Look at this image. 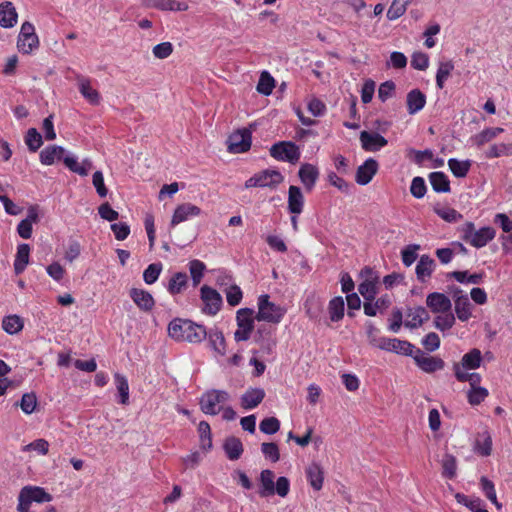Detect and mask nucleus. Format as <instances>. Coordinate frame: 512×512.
I'll list each match as a JSON object with an SVG mask.
<instances>
[{"label":"nucleus","instance_id":"25","mask_svg":"<svg viewBox=\"0 0 512 512\" xmlns=\"http://www.w3.org/2000/svg\"><path fill=\"white\" fill-rule=\"evenodd\" d=\"M429 319L428 312L422 306L409 308L406 313V320L404 325L408 328L414 329L422 326L424 321Z\"/></svg>","mask_w":512,"mask_h":512},{"label":"nucleus","instance_id":"47","mask_svg":"<svg viewBox=\"0 0 512 512\" xmlns=\"http://www.w3.org/2000/svg\"><path fill=\"white\" fill-rule=\"evenodd\" d=\"M454 70V64L451 60L440 62L437 73H436V86L439 89L444 88L445 81L451 75V72Z\"/></svg>","mask_w":512,"mask_h":512},{"label":"nucleus","instance_id":"46","mask_svg":"<svg viewBox=\"0 0 512 512\" xmlns=\"http://www.w3.org/2000/svg\"><path fill=\"white\" fill-rule=\"evenodd\" d=\"M448 167L455 177L463 178L468 174V172L470 170L471 161L470 160L460 161L456 158H450L448 160Z\"/></svg>","mask_w":512,"mask_h":512},{"label":"nucleus","instance_id":"51","mask_svg":"<svg viewBox=\"0 0 512 512\" xmlns=\"http://www.w3.org/2000/svg\"><path fill=\"white\" fill-rule=\"evenodd\" d=\"M364 301L375 300L377 294V279H366L358 286Z\"/></svg>","mask_w":512,"mask_h":512},{"label":"nucleus","instance_id":"36","mask_svg":"<svg viewBox=\"0 0 512 512\" xmlns=\"http://www.w3.org/2000/svg\"><path fill=\"white\" fill-rule=\"evenodd\" d=\"M306 476L311 485L315 490H320L323 486L324 472L320 464L313 462L306 468Z\"/></svg>","mask_w":512,"mask_h":512},{"label":"nucleus","instance_id":"12","mask_svg":"<svg viewBox=\"0 0 512 512\" xmlns=\"http://www.w3.org/2000/svg\"><path fill=\"white\" fill-rule=\"evenodd\" d=\"M417 366L426 373H433L437 370L444 368V361L435 356L425 355L420 349H416V354L413 356Z\"/></svg>","mask_w":512,"mask_h":512},{"label":"nucleus","instance_id":"44","mask_svg":"<svg viewBox=\"0 0 512 512\" xmlns=\"http://www.w3.org/2000/svg\"><path fill=\"white\" fill-rule=\"evenodd\" d=\"M188 276L186 273L177 272L175 273L168 284V291L171 295L181 293L187 287Z\"/></svg>","mask_w":512,"mask_h":512},{"label":"nucleus","instance_id":"3","mask_svg":"<svg viewBox=\"0 0 512 512\" xmlns=\"http://www.w3.org/2000/svg\"><path fill=\"white\" fill-rule=\"evenodd\" d=\"M257 306L258 312L255 314L257 321L279 324L286 314V309L271 302L268 294H262L258 297Z\"/></svg>","mask_w":512,"mask_h":512},{"label":"nucleus","instance_id":"1","mask_svg":"<svg viewBox=\"0 0 512 512\" xmlns=\"http://www.w3.org/2000/svg\"><path fill=\"white\" fill-rule=\"evenodd\" d=\"M168 334L177 341L200 343L207 338V331L203 325L191 320L176 318L168 325Z\"/></svg>","mask_w":512,"mask_h":512},{"label":"nucleus","instance_id":"22","mask_svg":"<svg viewBox=\"0 0 512 512\" xmlns=\"http://www.w3.org/2000/svg\"><path fill=\"white\" fill-rule=\"evenodd\" d=\"M391 303L392 301L388 294L382 295L375 300L364 301V313L367 316L374 317L376 316L377 312L383 313L386 309H388Z\"/></svg>","mask_w":512,"mask_h":512},{"label":"nucleus","instance_id":"7","mask_svg":"<svg viewBox=\"0 0 512 512\" xmlns=\"http://www.w3.org/2000/svg\"><path fill=\"white\" fill-rule=\"evenodd\" d=\"M270 156L282 162L295 164L301 157L299 147L292 141H280L273 144L269 150Z\"/></svg>","mask_w":512,"mask_h":512},{"label":"nucleus","instance_id":"55","mask_svg":"<svg viewBox=\"0 0 512 512\" xmlns=\"http://www.w3.org/2000/svg\"><path fill=\"white\" fill-rule=\"evenodd\" d=\"M480 485L485 496L498 508H501V504L497 500L494 483L487 477L482 476L480 478Z\"/></svg>","mask_w":512,"mask_h":512},{"label":"nucleus","instance_id":"54","mask_svg":"<svg viewBox=\"0 0 512 512\" xmlns=\"http://www.w3.org/2000/svg\"><path fill=\"white\" fill-rule=\"evenodd\" d=\"M24 139L31 152H36L43 144L42 136L36 128L28 129Z\"/></svg>","mask_w":512,"mask_h":512},{"label":"nucleus","instance_id":"60","mask_svg":"<svg viewBox=\"0 0 512 512\" xmlns=\"http://www.w3.org/2000/svg\"><path fill=\"white\" fill-rule=\"evenodd\" d=\"M162 271L161 263H152L143 272V280L146 284L151 285L155 283Z\"/></svg>","mask_w":512,"mask_h":512},{"label":"nucleus","instance_id":"33","mask_svg":"<svg viewBox=\"0 0 512 512\" xmlns=\"http://www.w3.org/2000/svg\"><path fill=\"white\" fill-rule=\"evenodd\" d=\"M65 166L72 172L80 176H87L89 171L93 168V163L90 159L85 158L81 163H78L76 158L66 156L63 159Z\"/></svg>","mask_w":512,"mask_h":512},{"label":"nucleus","instance_id":"8","mask_svg":"<svg viewBox=\"0 0 512 512\" xmlns=\"http://www.w3.org/2000/svg\"><path fill=\"white\" fill-rule=\"evenodd\" d=\"M284 180L283 175L278 170L266 169L254 174L252 177L246 180L245 188H276Z\"/></svg>","mask_w":512,"mask_h":512},{"label":"nucleus","instance_id":"18","mask_svg":"<svg viewBox=\"0 0 512 512\" xmlns=\"http://www.w3.org/2000/svg\"><path fill=\"white\" fill-rule=\"evenodd\" d=\"M201 209L191 203H183L178 205L171 219V226H176L181 222L188 220L190 217L199 216Z\"/></svg>","mask_w":512,"mask_h":512},{"label":"nucleus","instance_id":"11","mask_svg":"<svg viewBox=\"0 0 512 512\" xmlns=\"http://www.w3.org/2000/svg\"><path fill=\"white\" fill-rule=\"evenodd\" d=\"M251 141L252 136L249 130H238L228 137V151L234 154L247 152L251 147Z\"/></svg>","mask_w":512,"mask_h":512},{"label":"nucleus","instance_id":"17","mask_svg":"<svg viewBox=\"0 0 512 512\" xmlns=\"http://www.w3.org/2000/svg\"><path fill=\"white\" fill-rule=\"evenodd\" d=\"M298 176L307 192H311L319 178L318 168L310 163H304L300 166Z\"/></svg>","mask_w":512,"mask_h":512},{"label":"nucleus","instance_id":"63","mask_svg":"<svg viewBox=\"0 0 512 512\" xmlns=\"http://www.w3.org/2000/svg\"><path fill=\"white\" fill-rule=\"evenodd\" d=\"M205 264L200 260H192L189 263V271L193 280L194 286H197L203 277Z\"/></svg>","mask_w":512,"mask_h":512},{"label":"nucleus","instance_id":"15","mask_svg":"<svg viewBox=\"0 0 512 512\" xmlns=\"http://www.w3.org/2000/svg\"><path fill=\"white\" fill-rule=\"evenodd\" d=\"M129 296L135 305L143 312H150L155 306V300L152 294L144 289L131 288Z\"/></svg>","mask_w":512,"mask_h":512},{"label":"nucleus","instance_id":"56","mask_svg":"<svg viewBox=\"0 0 512 512\" xmlns=\"http://www.w3.org/2000/svg\"><path fill=\"white\" fill-rule=\"evenodd\" d=\"M439 315L434 319V326L440 331H446L453 327L455 324V316L449 312L438 313Z\"/></svg>","mask_w":512,"mask_h":512},{"label":"nucleus","instance_id":"4","mask_svg":"<svg viewBox=\"0 0 512 512\" xmlns=\"http://www.w3.org/2000/svg\"><path fill=\"white\" fill-rule=\"evenodd\" d=\"M462 239L475 248H482L492 241L496 236V230L493 227L486 226L475 230L473 222H466L462 229Z\"/></svg>","mask_w":512,"mask_h":512},{"label":"nucleus","instance_id":"57","mask_svg":"<svg viewBox=\"0 0 512 512\" xmlns=\"http://www.w3.org/2000/svg\"><path fill=\"white\" fill-rule=\"evenodd\" d=\"M115 384L117 387V391L119 393L120 399L119 402L121 404H126L129 399V384L125 376L116 373L115 376Z\"/></svg>","mask_w":512,"mask_h":512},{"label":"nucleus","instance_id":"23","mask_svg":"<svg viewBox=\"0 0 512 512\" xmlns=\"http://www.w3.org/2000/svg\"><path fill=\"white\" fill-rule=\"evenodd\" d=\"M18 19V13L15 6L10 1L0 4V26L3 28H12Z\"/></svg>","mask_w":512,"mask_h":512},{"label":"nucleus","instance_id":"48","mask_svg":"<svg viewBox=\"0 0 512 512\" xmlns=\"http://www.w3.org/2000/svg\"><path fill=\"white\" fill-rule=\"evenodd\" d=\"M200 448L209 451L212 448L211 428L206 421H201L198 425Z\"/></svg>","mask_w":512,"mask_h":512},{"label":"nucleus","instance_id":"39","mask_svg":"<svg viewBox=\"0 0 512 512\" xmlns=\"http://www.w3.org/2000/svg\"><path fill=\"white\" fill-rule=\"evenodd\" d=\"M474 450L481 456H489L492 451V438L488 431L478 433Z\"/></svg>","mask_w":512,"mask_h":512},{"label":"nucleus","instance_id":"14","mask_svg":"<svg viewBox=\"0 0 512 512\" xmlns=\"http://www.w3.org/2000/svg\"><path fill=\"white\" fill-rule=\"evenodd\" d=\"M359 138L362 148L368 152L379 151L388 143L387 139L377 132L362 131Z\"/></svg>","mask_w":512,"mask_h":512},{"label":"nucleus","instance_id":"10","mask_svg":"<svg viewBox=\"0 0 512 512\" xmlns=\"http://www.w3.org/2000/svg\"><path fill=\"white\" fill-rule=\"evenodd\" d=\"M200 298L204 305L202 311L205 314L214 316L220 311L223 299L216 289L203 285L200 289Z\"/></svg>","mask_w":512,"mask_h":512},{"label":"nucleus","instance_id":"16","mask_svg":"<svg viewBox=\"0 0 512 512\" xmlns=\"http://www.w3.org/2000/svg\"><path fill=\"white\" fill-rule=\"evenodd\" d=\"M426 305L433 313L449 312L452 307L448 296L440 292H433L427 295Z\"/></svg>","mask_w":512,"mask_h":512},{"label":"nucleus","instance_id":"40","mask_svg":"<svg viewBox=\"0 0 512 512\" xmlns=\"http://www.w3.org/2000/svg\"><path fill=\"white\" fill-rule=\"evenodd\" d=\"M504 131L503 128L494 127V128H486L482 130L480 133L471 137V141L477 147H481L484 144L495 139L499 134Z\"/></svg>","mask_w":512,"mask_h":512},{"label":"nucleus","instance_id":"52","mask_svg":"<svg viewBox=\"0 0 512 512\" xmlns=\"http://www.w3.org/2000/svg\"><path fill=\"white\" fill-rule=\"evenodd\" d=\"M486 158H498L501 156H512V143L493 144L485 152Z\"/></svg>","mask_w":512,"mask_h":512},{"label":"nucleus","instance_id":"59","mask_svg":"<svg viewBox=\"0 0 512 512\" xmlns=\"http://www.w3.org/2000/svg\"><path fill=\"white\" fill-rule=\"evenodd\" d=\"M442 475L448 479L456 476L457 463L456 458L451 454H446L442 460Z\"/></svg>","mask_w":512,"mask_h":512},{"label":"nucleus","instance_id":"28","mask_svg":"<svg viewBox=\"0 0 512 512\" xmlns=\"http://www.w3.org/2000/svg\"><path fill=\"white\" fill-rule=\"evenodd\" d=\"M435 261L428 255H422L416 265V276L420 282H426L435 269Z\"/></svg>","mask_w":512,"mask_h":512},{"label":"nucleus","instance_id":"49","mask_svg":"<svg viewBox=\"0 0 512 512\" xmlns=\"http://www.w3.org/2000/svg\"><path fill=\"white\" fill-rule=\"evenodd\" d=\"M453 370L458 381L469 382L470 388L480 387L479 384L481 382V376L479 373H468L466 371H461V367L458 366H453Z\"/></svg>","mask_w":512,"mask_h":512},{"label":"nucleus","instance_id":"6","mask_svg":"<svg viewBox=\"0 0 512 512\" xmlns=\"http://www.w3.org/2000/svg\"><path fill=\"white\" fill-rule=\"evenodd\" d=\"M254 313V310L251 308H241L236 312L237 330L234 332L236 342L250 339L254 330V321L256 320Z\"/></svg>","mask_w":512,"mask_h":512},{"label":"nucleus","instance_id":"45","mask_svg":"<svg viewBox=\"0 0 512 512\" xmlns=\"http://www.w3.org/2000/svg\"><path fill=\"white\" fill-rule=\"evenodd\" d=\"M415 350V346L406 340H400L397 338H391L390 345L388 348L389 352L402 354L406 356H412Z\"/></svg>","mask_w":512,"mask_h":512},{"label":"nucleus","instance_id":"37","mask_svg":"<svg viewBox=\"0 0 512 512\" xmlns=\"http://www.w3.org/2000/svg\"><path fill=\"white\" fill-rule=\"evenodd\" d=\"M30 246L28 244H20L17 247V253L14 260V271L17 275L21 274L29 263Z\"/></svg>","mask_w":512,"mask_h":512},{"label":"nucleus","instance_id":"2","mask_svg":"<svg viewBox=\"0 0 512 512\" xmlns=\"http://www.w3.org/2000/svg\"><path fill=\"white\" fill-rule=\"evenodd\" d=\"M200 407L206 415L222 414V416H236L230 405V396L223 390H210L200 398Z\"/></svg>","mask_w":512,"mask_h":512},{"label":"nucleus","instance_id":"24","mask_svg":"<svg viewBox=\"0 0 512 512\" xmlns=\"http://www.w3.org/2000/svg\"><path fill=\"white\" fill-rule=\"evenodd\" d=\"M426 104V95L419 89H412L406 97L407 111L414 115L421 111Z\"/></svg>","mask_w":512,"mask_h":512},{"label":"nucleus","instance_id":"9","mask_svg":"<svg viewBox=\"0 0 512 512\" xmlns=\"http://www.w3.org/2000/svg\"><path fill=\"white\" fill-rule=\"evenodd\" d=\"M39 47V38L32 23L25 21L20 29L17 48L23 54H30Z\"/></svg>","mask_w":512,"mask_h":512},{"label":"nucleus","instance_id":"41","mask_svg":"<svg viewBox=\"0 0 512 512\" xmlns=\"http://www.w3.org/2000/svg\"><path fill=\"white\" fill-rule=\"evenodd\" d=\"M328 312L332 322L342 320L345 312L344 299L341 296L332 298L328 303Z\"/></svg>","mask_w":512,"mask_h":512},{"label":"nucleus","instance_id":"27","mask_svg":"<svg viewBox=\"0 0 512 512\" xmlns=\"http://www.w3.org/2000/svg\"><path fill=\"white\" fill-rule=\"evenodd\" d=\"M482 363L481 351L477 348L471 349L463 355L460 363H455L453 366L461 367V371L475 370L480 367Z\"/></svg>","mask_w":512,"mask_h":512},{"label":"nucleus","instance_id":"31","mask_svg":"<svg viewBox=\"0 0 512 512\" xmlns=\"http://www.w3.org/2000/svg\"><path fill=\"white\" fill-rule=\"evenodd\" d=\"M223 449L227 458L231 461L238 460L244 451L241 440L234 436L225 439Z\"/></svg>","mask_w":512,"mask_h":512},{"label":"nucleus","instance_id":"21","mask_svg":"<svg viewBox=\"0 0 512 512\" xmlns=\"http://www.w3.org/2000/svg\"><path fill=\"white\" fill-rule=\"evenodd\" d=\"M265 391L262 388H249L241 396L240 405L244 410L257 407L264 399Z\"/></svg>","mask_w":512,"mask_h":512},{"label":"nucleus","instance_id":"64","mask_svg":"<svg viewBox=\"0 0 512 512\" xmlns=\"http://www.w3.org/2000/svg\"><path fill=\"white\" fill-rule=\"evenodd\" d=\"M426 192L427 186L425 180L420 176L414 177L410 185V193L412 196L417 199H421L425 196Z\"/></svg>","mask_w":512,"mask_h":512},{"label":"nucleus","instance_id":"34","mask_svg":"<svg viewBox=\"0 0 512 512\" xmlns=\"http://www.w3.org/2000/svg\"><path fill=\"white\" fill-rule=\"evenodd\" d=\"M65 166L72 172L80 176H87L89 171L93 168V163L90 159L85 158L81 163H78L76 158L66 156L63 159Z\"/></svg>","mask_w":512,"mask_h":512},{"label":"nucleus","instance_id":"20","mask_svg":"<svg viewBox=\"0 0 512 512\" xmlns=\"http://www.w3.org/2000/svg\"><path fill=\"white\" fill-rule=\"evenodd\" d=\"M142 4L147 8L161 11H186L188 9V5L185 2L177 0H142Z\"/></svg>","mask_w":512,"mask_h":512},{"label":"nucleus","instance_id":"50","mask_svg":"<svg viewBox=\"0 0 512 512\" xmlns=\"http://www.w3.org/2000/svg\"><path fill=\"white\" fill-rule=\"evenodd\" d=\"M23 325L22 319L17 315H9L2 320L3 330L10 335L20 332L23 329Z\"/></svg>","mask_w":512,"mask_h":512},{"label":"nucleus","instance_id":"13","mask_svg":"<svg viewBox=\"0 0 512 512\" xmlns=\"http://www.w3.org/2000/svg\"><path fill=\"white\" fill-rule=\"evenodd\" d=\"M378 162L373 158H368L357 168L355 181L359 185H367L378 172Z\"/></svg>","mask_w":512,"mask_h":512},{"label":"nucleus","instance_id":"19","mask_svg":"<svg viewBox=\"0 0 512 512\" xmlns=\"http://www.w3.org/2000/svg\"><path fill=\"white\" fill-rule=\"evenodd\" d=\"M305 198L298 186L291 185L288 189V206L289 213L299 215L304 210Z\"/></svg>","mask_w":512,"mask_h":512},{"label":"nucleus","instance_id":"32","mask_svg":"<svg viewBox=\"0 0 512 512\" xmlns=\"http://www.w3.org/2000/svg\"><path fill=\"white\" fill-rule=\"evenodd\" d=\"M65 166L72 172L80 176H87L89 171L93 168V163L90 159L85 158L81 163H78L76 158L66 156L63 159Z\"/></svg>","mask_w":512,"mask_h":512},{"label":"nucleus","instance_id":"38","mask_svg":"<svg viewBox=\"0 0 512 512\" xmlns=\"http://www.w3.org/2000/svg\"><path fill=\"white\" fill-rule=\"evenodd\" d=\"M207 337L211 348L219 355H225L226 342L222 331L218 328L210 329L209 332H207Z\"/></svg>","mask_w":512,"mask_h":512},{"label":"nucleus","instance_id":"61","mask_svg":"<svg viewBox=\"0 0 512 512\" xmlns=\"http://www.w3.org/2000/svg\"><path fill=\"white\" fill-rule=\"evenodd\" d=\"M434 211L440 218L449 223L458 222L463 217L462 214L451 207L435 208Z\"/></svg>","mask_w":512,"mask_h":512},{"label":"nucleus","instance_id":"35","mask_svg":"<svg viewBox=\"0 0 512 512\" xmlns=\"http://www.w3.org/2000/svg\"><path fill=\"white\" fill-rule=\"evenodd\" d=\"M275 474L269 469H265L260 473V484L259 495L261 497H267L275 494Z\"/></svg>","mask_w":512,"mask_h":512},{"label":"nucleus","instance_id":"58","mask_svg":"<svg viewBox=\"0 0 512 512\" xmlns=\"http://www.w3.org/2000/svg\"><path fill=\"white\" fill-rule=\"evenodd\" d=\"M408 0H393L387 11V18L389 20H396L400 18L407 9Z\"/></svg>","mask_w":512,"mask_h":512},{"label":"nucleus","instance_id":"26","mask_svg":"<svg viewBox=\"0 0 512 512\" xmlns=\"http://www.w3.org/2000/svg\"><path fill=\"white\" fill-rule=\"evenodd\" d=\"M65 149L57 145H49L41 150L39 154L40 162L43 165H53L56 161L64 159Z\"/></svg>","mask_w":512,"mask_h":512},{"label":"nucleus","instance_id":"5","mask_svg":"<svg viewBox=\"0 0 512 512\" xmlns=\"http://www.w3.org/2000/svg\"><path fill=\"white\" fill-rule=\"evenodd\" d=\"M52 501V495L38 486H25L21 489L18 496L17 510L19 512H28L32 502L44 503Z\"/></svg>","mask_w":512,"mask_h":512},{"label":"nucleus","instance_id":"30","mask_svg":"<svg viewBox=\"0 0 512 512\" xmlns=\"http://www.w3.org/2000/svg\"><path fill=\"white\" fill-rule=\"evenodd\" d=\"M78 87L81 95L92 105H98L101 100L100 93L91 86L88 78L78 79Z\"/></svg>","mask_w":512,"mask_h":512},{"label":"nucleus","instance_id":"42","mask_svg":"<svg viewBox=\"0 0 512 512\" xmlns=\"http://www.w3.org/2000/svg\"><path fill=\"white\" fill-rule=\"evenodd\" d=\"M471 307L467 295H461L455 299V313L460 321L465 322L471 317Z\"/></svg>","mask_w":512,"mask_h":512},{"label":"nucleus","instance_id":"53","mask_svg":"<svg viewBox=\"0 0 512 512\" xmlns=\"http://www.w3.org/2000/svg\"><path fill=\"white\" fill-rule=\"evenodd\" d=\"M275 87V80L267 71H263L260 75L257 91L265 96H268L272 93Z\"/></svg>","mask_w":512,"mask_h":512},{"label":"nucleus","instance_id":"62","mask_svg":"<svg viewBox=\"0 0 512 512\" xmlns=\"http://www.w3.org/2000/svg\"><path fill=\"white\" fill-rule=\"evenodd\" d=\"M489 395V392L484 387H474L470 388L467 392V399L471 405H478L483 402L486 397Z\"/></svg>","mask_w":512,"mask_h":512},{"label":"nucleus","instance_id":"43","mask_svg":"<svg viewBox=\"0 0 512 512\" xmlns=\"http://www.w3.org/2000/svg\"><path fill=\"white\" fill-rule=\"evenodd\" d=\"M455 499L459 504L466 506L472 512H488L483 507L484 503L479 497H468L462 493H457Z\"/></svg>","mask_w":512,"mask_h":512},{"label":"nucleus","instance_id":"29","mask_svg":"<svg viewBox=\"0 0 512 512\" xmlns=\"http://www.w3.org/2000/svg\"><path fill=\"white\" fill-rule=\"evenodd\" d=\"M428 179L436 193H449L451 191L450 180L444 172H431Z\"/></svg>","mask_w":512,"mask_h":512}]
</instances>
